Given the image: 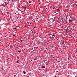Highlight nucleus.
Returning a JSON list of instances; mask_svg holds the SVG:
<instances>
[{"mask_svg":"<svg viewBox=\"0 0 77 77\" xmlns=\"http://www.w3.org/2000/svg\"><path fill=\"white\" fill-rule=\"evenodd\" d=\"M68 27L67 28V29H66V33L67 34L68 32H70V30L69 29V28Z\"/></svg>","mask_w":77,"mask_h":77,"instance_id":"obj_1","label":"nucleus"},{"mask_svg":"<svg viewBox=\"0 0 77 77\" xmlns=\"http://www.w3.org/2000/svg\"><path fill=\"white\" fill-rule=\"evenodd\" d=\"M72 21H73V20H71V19H70L69 20V23H71L72 22Z\"/></svg>","mask_w":77,"mask_h":77,"instance_id":"obj_2","label":"nucleus"},{"mask_svg":"<svg viewBox=\"0 0 77 77\" xmlns=\"http://www.w3.org/2000/svg\"><path fill=\"white\" fill-rule=\"evenodd\" d=\"M52 36L53 38H54V36H55L54 34L53 33L52 34Z\"/></svg>","mask_w":77,"mask_h":77,"instance_id":"obj_3","label":"nucleus"},{"mask_svg":"<svg viewBox=\"0 0 77 77\" xmlns=\"http://www.w3.org/2000/svg\"><path fill=\"white\" fill-rule=\"evenodd\" d=\"M45 66H42V67H41V68H42V69H43L44 68H45Z\"/></svg>","mask_w":77,"mask_h":77,"instance_id":"obj_4","label":"nucleus"},{"mask_svg":"<svg viewBox=\"0 0 77 77\" xmlns=\"http://www.w3.org/2000/svg\"><path fill=\"white\" fill-rule=\"evenodd\" d=\"M72 30H74L75 29V27L74 26H73V27L72 28Z\"/></svg>","mask_w":77,"mask_h":77,"instance_id":"obj_5","label":"nucleus"},{"mask_svg":"<svg viewBox=\"0 0 77 77\" xmlns=\"http://www.w3.org/2000/svg\"><path fill=\"white\" fill-rule=\"evenodd\" d=\"M2 9L3 10L5 11V7H3V8H2Z\"/></svg>","mask_w":77,"mask_h":77,"instance_id":"obj_6","label":"nucleus"},{"mask_svg":"<svg viewBox=\"0 0 77 77\" xmlns=\"http://www.w3.org/2000/svg\"><path fill=\"white\" fill-rule=\"evenodd\" d=\"M12 2H15V0H12Z\"/></svg>","mask_w":77,"mask_h":77,"instance_id":"obj_7","label":"nucleus"},{"mask_svg":"<svg viewBox=\"0 0 77 77\" xmlns=\"http://www.w3.org/2000/svg\"><path fill=\"white\" fill-rule=\"evenodd\" d=\"M23 73L24 74H26V72L24 71H23Z\"/></svg>","mask_w":77,"mask_h":77,"instance_id":"obj_8","label":"nucleus"},{"mask_svg":"<svg viewBox=\"0 0 77 77\" xmlns=\"http://www.w3.org/2000/svg\"><path fill=\"white\" fill-rule=\"evenodd\" d=\"M38 47H34V48L35 49H37V48H38Z\"/></svg>","mask_w":77,"mask_h":77,"instance_id":"obj_9","label":"nucleus"},{"mask_svg":"<svg viewBox=\"0 0 77 77\" xmlns=\"http://www.w3.org/2000/svg\"><path fill=\"white\" fill-rule=\"evenodd\" d=\"M65 43V41H63V42H62V44H64Z\"/></svg>","mask_w":77,"mask_h":77,"instance_id":"obj_10","label":"nucleus"},{"mask_svg":"<svg viewBox=\"0 0 77 77\" xmlns=\"http://www.w3.org/2000/svg\"><path fill=\"white\" fill-rule=\"evenodd\" d=\"M22 7L23 8H24V9H26V7H24V6H23Z\"/></svg>","mask_w":77,"mask_h":77,"instance_id":"obj_11","label":"nucleus"},{"mask_svg":"<svg viewBox=\"0 0 77 77\" xmlns=\"http://www.w3.org/2000/svg\"><path fill=\"white\" fill-rule=\"evenodd\" d=\"M8 4V3H7V2H5V4L6 5H7Z\"/></svg>","mask_w":77,"mask_h":77,"instance_id":"obj_12","label":"nucleus"},{"mask_svg":"<svg viewBox=\"0 0 77 77\" xmlns=\"http://www.w3.org/2000/svg\"><path fill=\"white\" fill-rule=\"evenodd\" d=\"M29 3H30L32 2L31 1H29Z\"/></svg>","mask_w":77,"mask_h":77,"instance_id":"obj_13","label":"nucleus"},{"mask_svg":"<svg viewBox=\"0 0 77 77\" xmlns=\"http://www.w3.org/2000/svg\"><path fill=\"white\" fill-rule=\"evenodd\" d=\"M71 20H73V21H74L75 20V19H73V18H72V19H71Z\"/></svg>","mask_w":77,"mask_h":77,"instance_id":"obj_14","label":"nucleus"},{"mask_svg":"<svg viewBox=\"0 0 77 77\" xmlns=\"http://www.w3.org/2000/svg\"><path fill=\"white\" fill-rule=\"evenodd\" d=\"M57 12H59V8H58L57 10Z\"/></svg>","mask_w":77,"mask_h":77,"instance_id":"obj_15","label":"nucleus"},{"mask_svg":"<svg viewBox=\"0 0 77 77\" xmlns=\"http://www.w3.org/2000/svg\"><path fill=\"white\" fill-rule=\"evenodd\" d=\"M13 29H17V28H13Z\"/></svg>","mask_w":77,"mask_h":77,"instance_id":"obj_16","label":"nucleus"},{"mask_svg":"<svg viewBox=\"0 0 77 77\" xmlns=\"http://www.w3.org/2000/svg\"><path fill=\"white\" fill-rule=\"evenodd\" d=\"M19 61V60H18V61H17V63H19V62H18Z\"/></svg>","mask_w":77,"mask_h":77,"instance_id":"obj_17","label":"nucleus"},{"mask_svg":"<svg viewBox=\"0 0 77 77\" xmlns=\"http://www.w3.org/2000/svg\"><path fill=\"white\" fill-rule=\"evenodd\" d=\"M55 19L54 18V19L53 20V21H55Z\"/></svg>","mask_w":77,"mask_h":77,"instance_id":"obj_18","label":"nucleus"},{"mask_svg":"<svg viewBox=\"0 0 77 77\" xmlns=\"http://www.w3.org/2000/svg\"><path fill=\"white\" fill-rule=\"evenodd\" d=\"M47 20L48 21H49V22H50V21H50V20H49V19H47Z\"/></svg>","mask_w":77,"mask_h":77,"instance_id":"obj_19","label":"nucleus"},{"mask_svg":"<svg viewBox=\"0 0 77 77\" xmlns=\"http://www.w3.org/2000/svg\"><path fill=\"white\" fill-rule=\"evenodd\" d=\"M10 47H11V48H13V46H10Z\"/></svg>","mask_w":77,"mask_h":77,"instance_id":"obj_20","label":"nucleus"},{"mask_svg":"<svg viewBox=\"0 0 77 77\" xmlns=\"http://www.w3.org/2000/svg\"><path fill=\"white\" fill-rule=\"evenodd\" d=\"M37 57L36 58H35V59H34V60H37Z\"/></svg>","mask_w":77,"mask_h":77,"instance_id":"obj_21","label":"nucleus"},{"mask_svg":"<svg viewBox=\"0 0 77 77\" xmlns=\"http://www.w3.org/2000/svg\"><path fill=\"white\" fill-rule=\"evenodd\" d=\"M23 40H20V41H21V42H23Z\"/></svg>","mask_w":77,"mask_h":77,"instance_id":"obj_22","label":"nucleus"},{"mask_svg":"<svg viewBox=\"0 0 77 77\" xmlns=\"http://www.w3.org/2000/svg\"><path fill=\"white\" fill-rule=\"evenodd\" d=\"M18 52L19 53H20V52H21V51H18Z\"/></svg>","mask_w":77,"mask_h":77,"instance_id":"obj_23","label":"nucleus"},{"mask_svg":"<svg viewBox=\"0 0 77 77\" xmlns=\"http://www.w3.org/2000/svg\"><path fill=\"white\" fill-rule=\"evenodd\" d=\"M16 13H18V11H16Z\"/></svg>","mask_w":77,"mask_h":77,"instance_id":"obj_24","label":"nucleus"},{"mask_svg":"<svg viewBox=\"0 0 77 77\" xmlns=\"http://www.w3.org/2000/svg\"><path fill=\"white\" fill-rule=\"evenodd\" d=\"M36 18H37V19H39V17H36Z\"/></svg>","mask_w":77,"mask_h":77,"instance_id":"obj_25","label":"nucleus"},{"mask_svg":"<svg viewBox=\"0 0 77 77\" xmlns=\"http://www.w3.org/2000/svg\"><path fill=\"white\" fill-rule=\"evenodd\" d=\"M27 26H25V27H27Z\"/></svg>","mask_w":77,"mask_h":77,"instance_id":"obj_26","label":"nucleus"},{"mask_svg":"<svg viewBox=\"0 0 77 77\" xmlns=\"http://www.w3.org/2000/svg\"><path fill=\"white\" fill-rule=\"evenodd\" d=\"M50 35H52V34H50Z\"/></svg>","mask_w":77,"mask_h":77,"instance_id":"obj_27","label":"nucleus"},{"mask_svg":"<svg viewBox=\"0 0 77 77\" xmlns=\"http://www.w3.org/2000/svg\"><path fill=\"white\" fill-rule=\"evenodd\" d=\"M75 51H76V52H75L76 53V52H77V50H76Z\"/></svg>","mask_w":77,"mask_h":77,"instance_id":"obj_28","label":"nucleus"},{"mask_svg":"<svg viewBox=\"0 0 77 77\" xmlns=\"http://www.w3.org/2000/svg\"><path fill=\"white\" fill-rule=\"evenodd\" d=\"M16 36V35H13V36Z\"/></svg>","mask_w":77,"mask_h":77,"instance_id":"obj_29","label":"nucleus"},{"mask_svg":"<svg viewBox=\"0 0 77 77\" xmlns=\"http://www.w3.org/2000/svg\"><path fill=\"white\" fill-rule=\"evenodd\" d=\"M54 8H55V7H54V8H53V9H54Z\"/></svg>","mask_w":77,"mask_h":77,"instance_id":"obj_30","label":"nucleus"},{"mask_svg":"<svg viewBox=\"0 0 77 77\" xmlns=\"http://www.w3.org/2000/svg\"><path fill=\"white\" fill-rule=\"evenodd\" d=\"M46 65L47 66V65H48V64H46Z\"/></svg>","mask_w":77,"mask_h":77,"instance_id":"obj_31","label":"nucleus"},{"mask_svg":"<svg viewBox=\"0 0 77 77\" xmlns=\"http://www.w3.org/2000/svg\"><path fill=\"white\" fill-rule=\"evenodd\" d=\"M52 20H53V18H51Z\"/></svg>","mask_w":77,"mask_h":77,"instance_id":"obj_32","label":"nucleus"},{"mask_svg":"<svg viewBox=\"0 0 77 77\" xmlns=\"http://www.w3.org/2000/svg\"><path fill=\"white\" fill-rule=\"evenodd\" d=\"M36 28V26H35V27H34V28Z\"/></svg>","mask_w":77,"mask_h":77,"instance_id":"obj_33","label":"nucleus"},{"mask_svg":"<svg viewBox=\"0 0 77 77\" xmlns=\"http://www.w3.org/2000/svg\"><path fill=\"white\" fill-rule=\"evenodd\" d=\"M16 76V75H14V76Z\"/></svg>","mask_w":77,"mask_h":77,"instance_id":"obj_34","label":"nucleus"},{"mask_svg":"<svg viewBox=\"0 0 77 77\" xmlns=\"http://www.w3.org/2000/svg\"><path fill=\"white\" fill-rule=\"evenodd\" d=\"M68 60H69V58H68Z\"/></svg>","mask_w":77,"mask_h":77,"instance_id":"obj_35","label":"nucleus"},{"mask_svg":"<svg viewBox=\"0 0 77 77\" xmlns=\"http://www.w3.org/2000/svg\"><path fill=\"white\" fill-rule=\"evenodd\" d=\"M60 61H58V63H60Z\"/></svg>","mask_w":77,"mask_h":77,"instance_id":"obj_36","label":"nucleus"},{"mask_svg":"<svg viewBox=\"0 0 77 77\" xmlns=\"http://www.w3.org/2000/svg\"><path fill=\"white\" fill-rule=\"evenodd\" d=\"M17 14L16 13H15V14Z\"/></svg>","mask_w":77,"mask_h":77,"instance_id":"obj_37","label":"nucleus"},{"mask_svg":"<svg viewBox=\"0 0 77 77\" xmlns=\"http://www.w3.org/2000/svg\"><path fill=\"white\" fill-rule=\"evenodd\" d=\"M56 60V61H57V60Z\"/></svg>","mask_w":77,"mask_h":77,"instance_id":"obj_38","label":"nucleus"},{"mask_svg":"<svg viewBox=\"0 0 77 77\" xmlns=\"http://www.w3.org/2000/svg\"><path fill=\"white\" fill-rule=\"evenodd\" d=\"M46 9H48L47 8H46Z\"/></svg>","mask_w":77,"mask_h":77,"instance_id":"obj_39","label":"nucleus"},{"mask_svg":"<svg viewBox=\"0 0 77 77\" xmlns=\"http://www.w3.org/2000/svg\"><path fill=\"white\" fill-rule=\"evenodd\" d=\"M45 49L44 48H43V50H45Z\"/></svg>","mask_w":77,"mask_h":77,"instance_id":"obj_40","label":"nucleus"},{"mask_svg":"<svg viewBox=\"0 0 77 77\" xmlns=\"http://www.w3.org/2000/svg\"><path fill=\"white\" fill-rule=\"evenodd\" d=\"M76 6L77 7V5H76Z\"/></svg>","mask_w":77,"mask_h":77,"instance_id":"obj_41","label":"nucleus"},{"mask_svg":"<svg viewBox=\"0 0 77 77\" xmlns=\"http://www.w3.org/2000/svg\"><path fill=\"white\" fill-rule=\"evenodd\" d=\"M39 18L40 19V18H41V17H40Z\"/></svg>","mask_w":77,"mask_h":77,"instance_id":"obj_42","label":"nucleus"},{"mask_svg":"<svg viewBox=\"0 0 77 77\" xmlns=\"http://www.w3.org/2000/svg\"><path fill=\"white\" fill-rule=\"evenodd\" d=\"M32 32H33V31H32Z\"/></svg>","mask_w":77,"mask_h":77,"instance_id":"obj_43","label":"nucleus"},{"mask_svg":"<svg viewBox=\"0 0 77 77\" xmlns=\"http://www.w3.org/2000/svg\"><path fill=\"white\" fill-rule=\"evenodd\" d=\"M55 77H56V76H55Z\"/></svg>","mask_w":77,"mask_h":77,"instance_id":"obj_44","label":"nucleus"}]
</instances>
